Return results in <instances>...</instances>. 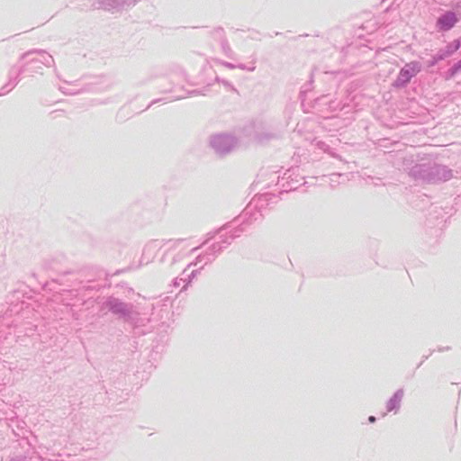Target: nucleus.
Instances as JSON below:
<instances>
[{"label":"nucleus","instance_id":"f257e3e1","mask_svg":"<svg viewBox=\"0 0 461 461\" xmlns=\"http://www.w3.org/2000/svg\"><path fill=\"white\" fill-rule=\"evenodd\" d=\"M456 21V14L452 12H447L438 19L437 25L439 30L447 31L452 28Z\"/></svg>","mask_w":461,"mask_h":461},{"label":"nucleus","instance_id":"f03ea898","mask_svg":"<svg viewBox=\"0 0 461 461\" xmlns=\"http://www.w3.org/2000/svg\"><path fill=\"white\" fill-rule=\"evenodd\" d=\"M461 69V60L459 61V63L454 68V70L455 71H457V70H460Z\"/></svg>","mask_w":461,"mask_h":461},{"label":"nucleus","instance_id":"7ed1b4c3","mask_svg":"<svg viewBox=\"0 0 461 461\" xmlns=\"http://www.w3.org/2000/svg\"><path fill=\"white\" fill-rule=\"evenodd\" d=\"M375 417H373V416H370V417H369V420H370L371 422H374V421H375Z\"/></svg>","mask_w":461,"mask_h":461}]
</instances>
